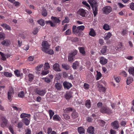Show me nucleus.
Here are the masks:
<instances>
[{"instance_id": "nucleus-1", "label": "nucleus", "mask_w": 134, "mask_h": 134, "mask_svg": "<svg viewBox=\"0 0 134 134\" xmlns=\"http://www.w3.org/2000/svg\"><path fill=\"white\" fill-rule=\"evenodd\" d=\"M51 19L53 21V23L52 21L49 20L46 21V23L47 24H49L52 27H54L55 25V24L59 23L60 21L59 18L52 16L51 18Z\"/></svg>"}, {"instance_id": "nucleus-2", "label": "nucleus", "mask_w": 134, "mask_h": 134, "mask_svg": "<svg viewBox=\"0 0 134 134\" xmlns=\"http://www.w3.org/2000/svg\"><path fill=\"white\" fill-rule=\"evenodd\" d=\"M14 94V92L13 89L11 87H9V89L8 92V98L11 101L12 98L13 97Z\"/></svg>"}, {"instance_id": "nucleus-3", "label": "nucleus", "mask_w": 134, "mask_h": 134, "mask_svg": "<svg viewBox=\"0 0 134 134\" xmlns=\"http://www.w3.org/2000/svg\"><path fill=\"white\" fill-rule=\"evenodd\" d=\"M100 111L103 113L108 114L111 113V110L106 105H103L100 109Z\"/></svg>"}, {"instance_id": "nucleus-4", "label": "nucleus", "mask_w": 134, "mask_h": 134, "mask_svg": "<svg viewBox=\"0 0 134 134\" xmlns=\"http://www.w3.org/2000/svg\"><path fill=\"white\" fill-rule=\"evenodd\" d=\"M42 50L44 52L46 50L48 49L50 47V45L48 42L46 41H43L42 44Z\"/></svg>"}, {"instance_id": "nucleus-5", "label": "nucleus", "mask_w": 134, "mask_h": 134, "mask_svg": "<svg viewBox=\"0 0 134 134\" xmlns=\"http://www.w3.org/2000/svg\"><path fill=\"white\" fill-rule=\"evenodd\" d=\"M102 10L103 13L105 14H108L111 12L112 8L110 6H107L103 7Z\"/></svg>"}, {"instance_id": "nucleus-6", "label": "nucleus", "mask_w": 134, "mask_h": 134, "mask_svg": "<svg viewBox=\"0 0 134 134\" xmlns=\"http://www.w3.org/2000/svg\"><path fill=\"white\" fill-rule=\"evenodd\" d=\"M36 93L41 96H43L45 94L46 91L44 90H41L39 89H36Z\"/></svg>"}, {"instance_id": "nucleus-7", "label": "nucleus", "mask_w": 134, "mask_h": 134, "mask_svg": "<svg viewBox=\"0 0 134 134\" xmlns=\"http://www.w3.org/2000/svg\"><path fill=\"white\" fill-rule=\"evenodd\" d=\"M98 6L97 4H95L94 5L91 6L92 9L94 17L96 16L98 13V10L97 8Z\"/></svg>"}, {"instance_id": "nucleus-8", "label": "nucleus", "mask_w": 134, "mask_h": 134, "mask_svg": "<svg viewBox=\"0 0 134 134\" xmlns=\"http://www.w3.org/2000/svg\"><path fill=\"white\" fill-rule=\"evenodd\" d=\"M78 15H80L82 17H84L86 13L85 10L83 9H79L77 11Z\"/></svg>"}, {"instance_id": "nucleus-9", "label": "nucleus", "mask_w": 134, "mask_h": 134, "mask_svg": "<svg viewBox=\"0 0 134 134\" xmlns=\"http://www.w3.org/2000/svg\"><path fill=\"white\" fill-rule=\"evenodd\" d=\"M111 125L113 127V129H118L119 126V123L116 120H115L114 122H112L111 124Z\"/></svg>"}, {"instance_id": "nucleus-10", "label": "nucleus", "mask_w": 134, "mask_h": 134, "mask_svg": "<svg viewBox=\"0 0 134 134\" xmlns=\"http://www.w3.org/2000/svg\"><path fill=\"white\" fill-rule=\"evenodd\" d=\"M2 45L5 46H9L11 44V42L10 40L8 39L3 40L1 42Z\"/></svg>"}, {"instance_id": "nucleus-11", "label": "nucleus", "mask_w": 134, "mask_h": 134, "mask_svg": "<svg viewBox=\"0 0 134 134\" xmlns=\"http://www.w3.org/2000/svg\"><path fill=\"white\" fill-rule=\"evenodd\" d=\"M53 69L55 71L59 72L61 71L59 67V65L58 63H55L53 66Z\"/></svg>"}, {"instance_id": "nucleus-12", "label": "nucleus", "mask_w": 134, "mask_h": 134, "mask_svg": "<svg viewBox=\"0 0 134 134\" xmlns=\"http://www.w3.org/2000/svg\"><path fill=\"white\" fill-rule=\"evenodd\" d=\"M63 85L65 88L69 89L72 86L71 83L68 82L66 81H65L63 83Z\"/></svg>"}, {"instance_id": "nucleus-13", "label": "nucleus", "mask_w": 134, "mask_h": 134, "mask_svg": "<svg viewBox=\"0 0 134 134\" xmlns=\"http://www.w3.org/2000/svg\"><path fill=\"white\" fill-rule=\"evenodd\" d=\"M99 60L100 63L102 65H105L108 62L107 59L103 57H101L100 58Z\"/></svg>"}, {"instance_id": "nucleus-14", "label": "nucleus", "mask_w": 134, "mask_h": 134, "mask_svg": "<svg viewBox=\"0 0 134 134\" xmlns=\"http://www.w3.org/2000/svg\"><path fill=\"white\" fill-rule=\"evenodd\" d=\"M1 121V127H4L7 125V121L5 118H2Z\"/></svg>"}, {"instance_id": "nucleus-15", "label": "nucleus", "mask_w": 134, "mask_h": 134, "mask_svg": "<svg viewBox=\"0 0 134 134\" xmlns=\"http://www.w3.org/2000/svg\"><path fill=\"white\" fill-rule=\"evenodd\" d=\"M128 72L129 74L134 76V67L132 66L129 68Z\"/></svg>"}, {"instance_id": "nucleus-16", "label": "nucleus", "mask_w": 134, "mask_h": 134, "mask_svg": "<svg viewBox=\"0 0 134 134\" xmlns=\"http://www.w3.org/2000/svg\"><path fill=\"white\" fill-rule=\"evenodd\" d=\"M98 87L99 91L100 92L102 93H104L105 92L106 89L103 86L101 85H99Z\"/></svg>"}, {"instance_id": "nucleus-17", "label": "nucleus", "mask_w": 134, "mask_h": 134, "mask_svg": "<svg viewBox=\"0 0 134 134\" xmlns=\"http://www.w3.org/2000/svg\"><path fill=\"white\" fill-rule=\"evenodd\" d=\"M94 127L92 126H90L87 129V132L90 133L92 134L94 133Z\"/></svg>"}, {"instance_id": "nucleus-18", "label": "nucleus", "mask_w": 134, "mask_h": 134, "mask_svg": "<svg viewBox=\"0 0 134 134\" xmlns=\"http://www.w3.org/2000/svg\"><path fill=\"white\" fill-rule=\"evenodd\" d=\"M90 31L89 32V35L90 36L94 37L96 35V32L93 28H91Z\"/></svg>"}, {"instance_id": "nucleus-19", "label": "nucleus", "mask_w": 134, "mask_h": 134, "mask_svg": "<svg viewBox=\"0 0 134 134\" xmlns=\"http://www.w3.org/2000/svg\"><path fill=\"white\" fill-rule=\"evenodd\" d=\"M78 131L80 134H83L85 132V130L82 127H80L78 128Z\"/></svg>"}, {"instance_id": "nucleus-20", "label": "nucleus", "mask_w": 134, "mask_h": 134, "mask_svg": "<svg viewBox=\"0 0 134 134\" xmlns=\"http://www.w3.org/2000/svg\"><path fill=\"white\" fill-rule=\"evenodd\" d=\"M85 105L87 108H90L91 105L90 100L89 99L87 100L85 102Z\"/></svg>"}, {"instance_id": "nucleus-21", "label": "nucleus", "mask_w": 134, "mask_h": 134, "mask_svg": "<svg viewBox=\"0 0 134 134\" xmlns=\"http://www.w3.org/2000/svg\"><path fill=\"white\" fill-rule=\"evenodd\" d=\"M1 26L4 28H5L7 30H11V28L10 27L9 25L5 23H4L2 24L1 25Z\"/></svg>"}, {"instance_id": "nucleus-22", "label": "nucleus", "mask_w": 134, "mask_h": 134, "mask_svg": "<svg viewBox=\"0 0 134 134\" xmlns=\"http://www.w3.org/2000/svg\"><path fill=\"white\" fill-rule=\"evenodd\" d=\"M91 6L97 4V0H87Z\"/></svg>"}, {"instance_id": "nucleus-23", "label": "nucleus", "mask_w": 134, "mask_h": 134, "mask_svg": "<svg viewBox=\"0 0 134 134\" xmlns=\"http://www.w3.org/2000/svg\"><path fill=\"white\" fill-rule=\"evenodd\" d=\"M2 74H3L5 76L8 77H11L12 75L11 73L7 72H2Z\"/></svg>"}, {"instance_id": "nucleus-24", "label": "nucleus", "mask_w": 134, "mask_h": 134, "mask_svg": "<svg viewBox=\"0 0 134 134\" xmlns=\"http://www.w3.org/2000/svg\"><path fill=\"white\" fill-rule=\"evenodd\" d=\"M133 79L132 77H127L126 80V83L127 85H129L133 81Z\"/></svg>"}, {"instance_id": "nucleus-25", "label": "nucleus", "mask_w": 134, "mask_h": 134, "mask_svg": "<svg viewBox=\"0 0 134 134\" xmlns=\"http://www.w3.org/2000/svg\"><path fill=\"white\" fill-rule=\"evenodd\" d=\"M111 36V34L110 32H109L105 34V36L104 37V39L105 40H107L110 38Z\"/></svg>"}, {"instance_id": "nucleus-26", "label": "nucleus", "mask_w": 134, "mask_h": 134, "mask_svg": "<svg viewBox=\"0 0 134 134\" xmlns=\"http://www.w3.org/2000/svg\"><path fill=\"white\" fill-rule=\"evenodd\" d=\"M79 63L77 61H75L73 64V68L74 69H76L79 67Z\"/></svg>"}, {"instance_id": "nucleus-27", "label": "nucleus", "mask_w": 134, "mask_h": 134, "mask_svg": "<svg viewBox=\"0 0 134 134\" xmlns=\"http://www.w3.org/2000/svg\"><path fill=\"white\" fill-rule=\"evenodd\" d=\"M107 50V47L106 46H105L103 47L100 51L102 54H104L106 53Z\"/></svg>"}, {"instance_id": "nucleus-28", "label": "nucleus", "mask_w": 134, "mask_h": 134, "mask_svg": "<svg viewBox=\"0 0 134 134\" xmlns=\"http://www.w3.org/2000/svg\"><path fill=\"white\" fill-rule=\"evenodd\" d=\"M78 49L79 50L80 52L83 55H85V51L84 50V48L83 47H79Z\"/></svg>"}, {"instance_id": "nucleus-29", "label": "nucleus", "mask_w": 134, "mask_h": 134, "mask_svg": "<svg viewBox=\"0 0 134 134\" xmlns=\"http://www.w3.org/2000/svg\"><path fill=\"white\" fill-rule=\"evenodd\" d=\"M23 122L26 125H28L29 124L30 121L29 119L27 118H25L23 119Z\"/></svg>"}, {"instance_id": "nucleus-30", "label": "nucleus", "mask_w": 134, "mask_h": 134, "mask_svg": "<svg viewBox=\"0 0 134 134\" xmlns=\"http://www.w3.org/2000/svg\"><path fill=\"white\" fill-rule=\"evenodd\" d=\"M37 22L39 24L42 26H44L45 24L44 20L42 19H41L37 20Z\"/></svg>"}, {"instance_id": "nucleus-31", "label": "nucleus", "mask_w": 134, "mask_h": 134, "mask_svg": "<svg viewBox=\"0 0 134 134\" xmlns=\"http://www.w3.org/2000/svg\"><path fill=\"white\" fill-rule=\"evenodd\" d=\"M82 3L86 6V8L88 10H90L91 8L90 5L89 4L87 3L86 1H83L82 2Z\"/></svg>"}, {"instance_id": "nucleus-32", "label": "nucleus", "mask_w": 134, "mask_h": 134, "mask_svg": "<svg viewBox=\"0 0 134 134\" xmlns=\"http://www.w3.org/2000/svg\"><path fill=\"white\" fill-rule=\"evenodd\" d=\"M44 52L47 53H48L50 54H52L54 53V51L51 49H49V48L48 49L46 50Z\"/></svg>"}, {"instance_id": "nucleus-33", "label": "nucleus", "mask_w": 134, "mask_h": 134, "mask_svg": "<svg viewBox=\"0 0 134 134\" xmlns=\"http://www.w3.org/2000/svg\"><path fill=\"white\" fill-rule=\"evenodd\" d=\"M62 67L63 68L66 70H68L70 68V67L69 65L65 64H62Z\"/></svg>"}, {"instance_id": "nucleus-34", "label": "nucleus", "mask_w": 134, "mask_h": 134, "mask_svg": "<svg viewBox=\"0 0 134 134\" xmlns=\"http://www.w3.org/2000/svg\"><path fill=\"white\" fill-rule=\"evenodd\" d=\"M97 74L96 75V80H98L100 79L102 76V74L100 72H98V71H97Z\"/></svg>"}, {"instance_id": "nucleus-35", "label": "nucleus", "mask_w": 134, "mask_h": 134, "mask_svg": "<svg viewBox=\"0 0 134 134\" xmlns=\"http://www.w3.org/2000/svg\"><path fill=\"white\" fill-rule=\"evenodd\" d=\"M72 95L71 93L70 92L67 93L65 96V98L66 99H69L72 97Z\"/></svg>"}, {"instance_id": "nucleus-36", "label": "nucleus", "mask_w": 134, "mask_h": 134, "mask_svg": "<svg viewBox=\"0 0 134 134\" xmlns=\"http://www.w3.org/2000/svg\"><path fill=\"white\" fill-rule=\"evenodd\" d=\"M42 14L44 16H46L47 14L46 10L44 8H43L42 12Z\"/></svg>"}, {"instance_id": "nucleus-37", "label": "nucleus", "mask_w": 134, "mask_h": 134, "mask_svg": "<svg viewBox=\"0 0 134 134\" xmlns=\"http://www.w3.org/2000/svg\"><path fill=\"white\" fill-rule=\"evenodd\" d=\"M42 64H40L36 66L35 68L36 70L37 71H40L41 69L42 68L43 66Z\"/></svg>"}, {"instance_id": "nucleus-38", "label": "nucleus", "mask_w": 134, "mask_h": 134, "mask_svg": "<svg viewBox=\"0 0 134 134\" xmlns=\"http://www.w3.org/2000/svg\"><path fill=\"white\" fill-rule=\"evenodd\" d=\"M44 70H47L49 69L50 67L48 63H46L44 65Z\"/></svg>"}, {"instance_id": "nucleus-39", "label": "nucleus", "mask_w": 134, "mask_h": 134, "mask_svg": "<svg viewBox=\"0 0 134 134\" xmlns=\"http://www.w3.org/2000/svg\"><path fill=\"white\" fill-rule=\"evenodd\" d=\"M14 73L16 76L19 77L20 76V71L18 70H16L14 71Z\"/></svg>"}, {"instance_id": "nucleus-40", "label": "nucleus", "mask_w": 134, "mask_h": 134, "mask_svg": "<svg viewBox=\"0 0 134 134\" xmlns=\"http://www.w3.org/2000/svg\"><path fill=\"white\" fill-rule=\"evenodd\" d=\"M24 92L23 91L20 92L18 94V96L20 98H23L24 97Z\"/></svg>"}, {"instance_id": "nucleus-41", "label": "nucleus", "mask_w": 134, "mask_h": 134, "mask_svg": "<svg viewBox=\"0 0 134 134\" xmlns=\"http://www.w3.org/2000/svg\"><path fill=\"white\" fill-rule=\"evenodd\" d=\"M55 87L57 90H60L61 88V85L59 83H55Z\"/></svg>"}, {"instance_id": "nucleus-42", "label": "nucleus", "mask_w": 134, "mask_h": 134, "mask_svg": "<svg viewBox=\"0 0 134 134\" xmlns=\"http://www.w3.org/2000/svg\"><path fill=\"white\" fill-rule=\"evenodd\" d=\"M103 28L106 30H108L110 29L109 26L107 24H105L103 26Z\"/></svg>"}, {"instance_id": "nucleus-43", "label": "nucleus", "mask_w": 134, "mask_h": 134, "mask_svg": "<svg viewBox=\"0 0 134 134\" xmlns=\"http://www.w3.org/2000/svg\"><path fill=\"white\" fill-rule=\"evenodd\" d=\"M85 26L83 25H81L77 26V30L80 31H82L85 29Z\"/></svg>"}, {"instance_id": "nucleus-44", "label": "nucleus", "mask_w": 134, "mask_h": 134, "mask_svg": "<svg viewBox=\"0 0 134 134\" xmlns=\"http://www.w3.org/2000/svg\"><path fill=\"white\" fill-rule=\"evenodd\" d=\"M20 116V117H30V115L27 114L22 113L21 115Z\"/></svg>"}, {"instance_id": "nucleus-45", "label": "nucleus", "mask_w": 134, "mask_h": 134, "mask_svg": "<svg viewBox=\"0 0 134 134\" xmlns=\"http://www.w3.org/2000/svg\"><path fill=\"white\" fill-rule=\"evenodd\" d=\"M69 21V19L67 17L65 18L64 20L62 21V24L63 25L65 23H68Z\"/></svg>"}, {"instance_id": "nucleus-46", "label": "nucleus", "mask_w": 134, "mask_h": 134, "mask_svg": "<svg viewBox=\"0 0 134 134\" xmlns=\"http://www.w3.org/2000/svg\"><path fill=\"white\" fill-rule=\"evenodd\" d=\"M72 117H77L78 116V114L75 111H74L72 114Z\"/></svg>"}, {"instance_id": "nucleus-47", "label": "nucleus", "mask_w": 134, "mask_h": 134, "mask_svg": "<svg viewBox=\"0 0 134 134\" xmlns=\"http://www.w3.org/2000/svg\"><path fill=\"white\" fill-rule=\"evenodd\" d=\"M68 59L69 62H72L74 61V57L69 54Z\"/></svg>"}, {"instance_id": "nucleus-48", "label": "nucleus", "mask_w": 134, "mask_h": 134, "mask_svg": "<svg viewBox=\"0 0 134 134\" xmlns=\"http://www.w3.org/2000/svg\"><path fill=\"white\" fill-rule=\"evenodd\" d=\"M28 76L29 79V81H32L34 78L33 75L31 74H29Z\"/></svg>"}, {"instance_id": "nucleus-49", "label": "nucleus", "mask_w": 134, "mask_h": 134, "mask_svg": "<svg viewBox=\"0 0 134 134\" xmlns=\"http://www.w3.org/2000/svg\"><path fill=\"white\" fill-rule=\"evenodd\" d=\"M76 26L74 25L72 27V32L73 33L75 32L78 33V31H77V29H76Z\"/></svg>"}, {"instance_id": "nucleus-50", "label": "nucleus", "mask_w": 134, "mask_h": 134, "mask_svg": "<svg viewBox=\"0 0 134 134\" xmlns=\"http://www.w3.org/2000/svg\"><path fill=\"white\" fill-rule=\"evenodd\" d=\"M71 30L68 29L65 32V35H69L71 34Z\"/></svg>"}, {"instance_id": "nucleus-51", "label": "nucleus", "mask_w": 134, "mask_h": 134, "mask_svg": "<svg viewBox=\"0 0 134 134\" xmlns=\"http://www.w3.org/2000/svg\"><path fill=\"white\" fill-rule=\"evenodd\" d=\"M77 53V51L76 50H75L73 52L70 53L69 54L74 57V56Z\"/></svg>"}, {"instance_id": "nucleus-52", "label": "nucleus", "mask_w": 134, "mask_h": 134, "mask_svg": "<svg viewBox=\"0 0 134 134\" xmlns=\"http://www.w3.org/2000/svg\"><path fill=\"white\" fill-rule=\"evenodd\" d=\"M50 71L49 70L47 71H42V72L41 74L43 75H46L49 73Z\"/></svg>"}, {"instance_id": "nucleus-53", "label": "nucleus", "mask_w": 134, "mask_h": 134, "mask_svg": "<svg viewBox=\"0 0 134 134\" xmlns=\"http://www.w3.org/2000/svg\"><path fill=\"white\" fill-rule=\"evenodd\" d=\"M9 129L12 134H16L14 132L13 127L12 126H10L9 127Z\"/></svg>"}, {"instance_id": "nucleus-54", "label": "nucleus", "mask_w": 134, "mask_h": 134, "mask_svg": "<svg viewBox=\"0 0 134 134\" xmlns=\"http://www.w3.org/2000/svg\"><path fill=\"white\" fill-rule=\"evenodd\" d=\"M84 87L85 89L88 90L89 88L90 85L88 84L85 83L84 84Z\"/></svg>"}, {"instance_id": "nucleus-55", "label": "nucleus", "mask_w": 134, "mask_h": 134, "mask_svg": "<svg viewBox=\"0 0 134 134\" xmlns=\"http://www.w3.org/2000/svg\"><path fill=\"white\" fill-rule=\"evenodd\" d=\"M49 113L50 117H52L54 114V112L51 110H49Z\"/></svg>"}, {"instance_id": "nucleus-56", "label": "nucleus", "mask_w": 134, "mask_h": 134, "mask_svg": "<svg viewBox=\"0 0 134 134\" xmlns=\"http://www.w3.org/2000/svg\"><path fill=\"white\" fill-rule=\"evenodd\" d=\"M120 74L125 77H126L127 74L126 72L125 71H122L120 73Z\"/></svg>"}, {"instance_id": "nucleus-57", "label": "nucleus", "mask_w": 134, "mask_h": 134, "mask_svg": "<svg viewBox=\"0 0 134 134\" xmlns=\"http://www.w3.org/2000/svg\"><path fill=\"white\" fill-rule=\"evenodd\" d=\"M42 79H44L45 82L47 83L50 82L51 81V80L48 78H44Z\"/></svg>"}, {"instance_id": "nucleus-58", "label": "nucleus", "mask_w": 134, "mask_h": 134, "mask_svg": "<svg viewBox=\"0 0 134 134\" xmlns=\"http://www.w3.org/2000/svg\"><path fill=\"white\" fill-rule=\"evenodd\" d=\"M34 58L33 56H30L28 57L27 60L29 61H32L34 60Z\"/></svg>"}, {"instance_id": "nucleus-59", "label": "nucleus", "mask_w": 134, "mask_h": 134, "mask_svg": "<svg viewBox=\"0 0 134 134\" xmlns=\"http://www.w3.org/2000/svg\"><path fill=\"white\" fill-rule=\"evenodd\" d=\"M114 80L116 82H119L120 81V78L119 77L114 76Z\"/></svg>"}, {"instance_id": "nucleus-60", "label": "nucleus", "mask_w": 134, "mask_h": 134, "mask_svg": "<svg viewBox=\"0 0 134 134\" xmlns=\"http://www.w3.org/2000/svg\"><path fill=\"white\" fill-rule=\"evenodd\" d=\"M38 32V29L37 28H35L33 31V33L34 35L37 34Z\"/></svg>"}, {"instance_id": "nucleus-61", "label": "nucleus", "mask_w": 134, "mask_h": 134, "mask_svg": "<svg viewBox=\"0 0 134 134\" xmlns=\"http://www.w3.org/2000/svg\"><path fill=\"white\" fill-rule=\"evenodd\" d=\"M125 58L126 59L129 60H132L133 59V56H128L126 57Z\"/></svg>"}, {"instance_id": "nucleus-62", "label": "nucleus", "mask_w": 134, "mask_h": 134, "mask_svg": "<svg viewBox=\"0 0 134 134\" xmlns=\"http://www.w3.org/2000/svg\"><path fill=\"white\" fill-rule=\"evenodd\" d=\"M23 48L25 51L29 49V46L27 45H25Z\"/></svg>"}, {"instance_id": "nucleus-63", "label": "nucleus", "mask_w": 134, "mask_h": 134, "mask_svg": "<svg viewBox=\"0 0 134 134\" xmlns=\"http://www.w3.org/2000/svg\"><path fill=\"white\" fill-rule=\"evenodd\" d=\"M130 8L132 10H134V3H132L130 5Z\"/></svg>"}, {"instance_id": "nucleus-64", "label": "nucleus", "mask_w": 134, "mask_h": 134, "mask_svg": "<svg viewBox=\"0 0 134 134\" xmlns=\"http://www.w3.org/2000/svg\"><path fill=\"white\" fill-rule=\"evenodd\" d=\"M26 134H30L31 133V130L29 129H27L26 130Z\"/></svg>"}]
</instances>
